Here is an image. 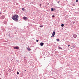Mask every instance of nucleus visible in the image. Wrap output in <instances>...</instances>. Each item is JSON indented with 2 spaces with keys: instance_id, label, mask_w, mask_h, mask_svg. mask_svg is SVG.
Listing matches in <instances>:
<instances>
[{
  "instance_id": "nucleus-25",
  "label": "nucleus",
  "mask_w": 79,
  "mask_h": 79,
  "mask_svg": "<svg viewBox=\"0 0 79 79\" xmlns=\"http://www.w3.org/2000/svg\"><path fill=\"white\" fill-rule=\"evenodd\" d=\"M58 3H59V2H58Z\"/></svg>"
},
{
  "instance_id": "nucleus-7",
  "label": "nucleus",
  "mask_w": 79,
  "mask_h": 79,
  "mask_svg": "<svg viewBox=\"0 0 79 79\" xmlns=\"http://www.w3.org/2000/svg\"><path fill=\"white\" fill-rule=\"evenodd\" d=\"M27 49H28V50H29V51H31V50H30L31 49V48H29V47L27 48Z\"/></svg>"
},
{
  "instance_id": "nucleus-15",
  "label": "nucleus",
  "mask_w": 79,
  "mask_h": 79,
  "mask_svg": "<svg viewBox=\"0 0 79 79\" xmlns=\"http://www.w3.org/2000/svg\"><path fill=\"white\" fill-rule=\"evenodd\" d=\"M59 48V49H62V48H61L60 47Z\"/></svg>"
},
{
  "instance_id": "nucleus-20",
  "label": "nucleus",
  "mask_w": 79,
  "mask_h": 79,
  "mask_svg": "<svg viewBox=\"0 0 79 79\" xmlns=\"http://www.w3.org/2000/svg\"><path fill=\"white\" fill-rule=\"evenodd\" d=\"M73 6H75V4H73Z\"/></svg>"
},
{
  "instance_id": "nucleus-6",
  "label": "nucleus",
  "mask_w": 79,
  "mask_h": 79,
  "mask_svg": "<svg viewBox=\"0 0 79 79\" xmlns=\"http://www.w3.org/2000/svg\"><path fill=\"white\" fill-rule=\"evenodd\" d=\"M73 37L74 38H76V37H77V35H76L74 34L73 35Z\"/></svg>"
},
{
  "instance_id": "nucleus-3",
  "label": "nucleus",
  "mask_w": 79,
  "mask_h": 79,
  "mask_svg": "<svg viewBox=\"0 0 79 79\" xmlns=\"http://www.w3.org/2000/svg\"><path fill=\"white\" fill-rule=\"evenodd\" d=\"M23 19H24V20H25L26 21L27 20V18L26 17H23Z\"/></svg>"
},
{
  "instance_id": "nucleus-16",
  "label": "nucleus",
  "mask_w": 79,
  "mask_h": 79,
  "mask_svg": "<svg viewBox=\"0 0 79 79\" xmlns=\"http://www.w3.org/2000/svg\"><path fill=\"white\" fill-rule=\"evenodd\" d=\"M52 18H54V17H55V16H54V15H52Z\"/></svg>"
},
{
  "instance_id": "nucleus-11",
  "label": "nucleus",
  "mask_w": 79,
  "mask_h": 79,
  "mask_svg": "<svg viewBox=\"0 0 79 79\" xmlns=\"http://www.w3.org/2000/svg\"><path fill=\"white\" fill-rule=\"evenodd\" d=\"M22 10L23 11H24L25 10V9H24V8H22Z\"/></svg>"
},
{
  "instance_id": "nucleus-23",
  "label": "nucleus",
  "mask_w": 79,
  "mask_h": 79,
  "mask_svg": "<svg viewBox=\"0 0 79 79\" xmlns=\"http://www.w3.org/2000/svg\"><path fill=\"white\" fill-rule=\"evenodd\" d=\"M41 4H40V6H41Z\"/></svg>"
},
{
  "instance_id": "nucleus-19",
  "label": "nucleus",
  "mask_w": 79,
  "mask_h": 79,
  "mask_svg": "<svg viewBox=\"0 0 79 79\" xmlns=\"http://www.w3.org/2000/svg\"><path fill=\"white\" fill-rule=\"evenodd\" d=\"M70 45L69 44L68 45V47H70Z\"/></svg>"
},
{
  "instance_id": "nucleus-14",
  "label": "nucleus",
  "mask_w": 79,
  "mask_h": 79,
  "mask_svg": "<svg viewBox=\"0 0 79 79\" xmlns=\"http://www.w3.org/2000/svg\"><path fill=\"white\" fill-rule=\"evenodd\" d=\"M17 74H19V73L18 72H17Z\"/></svg>"
},
{
  "instance_id": "nucleus-12",
  "label": "nucleus",
  "mask_w": 79,
  "mask_h": 79,
  "mask_svg": "<svg viewBox=\"0 0 79 79\" xmlns=\"http://www.w3.org/2000/svg\"><path fill=\"white\" fill-rule=\"evenodd\" d=\"M4 24H6V21L4 22Z\"/></svg>"
},
{
  "instance_id": "nucleus-24",
  "label": "nucleus",
  "mask_w": 79,
  "mask_h": 79,
  "mask_svg": "<svg viewBox=\"0 0 79 79\" xmlns=\"http://www.w3.org/2000/svg\"><path fill=\"white\" fill-rule=\"evenodd\" d=\"M73 24H74V23L73 22Z\"/></svg>"
},
{
  "instance_id": "nucleus-17",
  "label": "nucleus",
  "mask_w": 79,
  "mask_h": 79,
  "mask_svg": "<svg viewBox=\"0 0 79 79\" xmlns=\"http://www.w3.org/2000/svg\"><path fill=\"white\" fill-rule=\"evenodd\" d=\"M36 42H39V40H36Z\"/></svg>"
},
{
  "instance_id": "nucleus-21",
  "label": "nucleus",
  "mask_w": 79,
  "mask_h": 79,
  "mask_svg": "<svg viewBox=\"0 0 79 79\" xmlns=\"http://www.w3.org/2000/svg\"><path fill=\"white\" fill-rule=\"evenodd\" d=\"M2 14V12H0V15H1Z\"/></svg>"
},
{
  "instance_id": "nucleus-2",
  "label": "nucleus",
  "mask_w": 79,
  "mask_h": 79,
  "mask_svg": "<svg viewBox=\"0 0 79 79\" xmlns=\"http://www.w3.org/2000/svg\"><path fill=\"white\" fill-rule=\"evenodd\" d=\"M19 47L18 46H15L14 48V49H15V50H19Z\"/></svg>"
},
{
  "instance_id": "nucleus-10",
  "label": "nucleus",
  "mask_w": 79,
  "mask_h": 79,
  "mask_svg": "<svg viewBox=\"0 0 79 79\" xmlns=\"http://www.w3.org/2000/svg\"><path fill=\"white\" fill-rule=\"evenodd\" d=\"M61 26L62 27H63L64 26V25L63 24H62L61 25Z\"/></svg>"
},
{
  "instance_id": "nucleus-9",
  "label": "nucleus",
  "mask_w": 79,
  "mask_h": 79,
  "mask_svg": "<svg viewBox=\"0 0 79 79\" xmlns=\"http://www.w3.org/2000/svg\"><path fill=\"white\" fill-rule=\"evenodd\" d=\"M56 40L57 41H60V39H56Z\"/></svg>"
},
{
  "instance_id": "nucleus-13",
  "label": "nucleus",
  "mask_w": 79,
  "mask_h": 79,
  "mask_svg": "<svg viewBox=\"0 0 79 79\" xmlns=\"http://www.w3.org/2000/svg\"><path fill=\"white\" fill-rule=\"evenodd\" d=\"M40 27H43V26H42V25L40 26Z\"/></svg>"
},
{
  "instance_id": "nucleus-8",
  "label": "nucleus",
  "mask_w": 79,
  "mask_h": 79,
  "mask_svg": "<svg viewBox=\"0 0 79 79\" xmlns=\"http://www.w3.org/2000/svg\"><path fill=\"white\" fill-rule=\"evenodd\" d=\"M53 11V8H51V11Z\"/></svg>"
},
{
  "instance_id": "nucleus-4",
  "label": "nucleus",
  "mask_w": 79,
  "mask_h": 79,
  "mask_svg": "<svg viewBox=\"0 0 79 79\" xmlns=\"http://www.w3.org/2000/svg\"><path fill=\"white\" fill-rule=\"evenodd\" d=\"M44 43L41 42L40 43V45L41 46H43V45H44Z\"/></svg>"
},
{
  "instance_id": "nucleus-22",
  "label": "nucleus",
  "mask_w": 79,
  "mask_h": 79,
  "mask_svg": "<svg viewBox=\"0 0 79 79\" xmlns=\"http://www.w3.org/2000/svg\"><path fill=\"white\" fill-rule=\"evenodd\" d=\"M53 37V35L51 36V37Z\"/></svg>"
},
{
  "instance_id": "nucleus-5",
  "label": "nucleus",
  "mask_w": 79,
  "mask_h": 79,
  "mask_svg": "<svg viewBox=\"0 0 79 79\" xmlns=\"http://www.w3.org/2000/svg\"><path fill=\"white\" fill-rule=\"evenodd\" d=\"M55 35V31H54L52 33V35L53 37H55L54 35Z\"/></svg>"
},
{
  "instance_id": "nucleus-18",
  "label": "nucleus",
  "mask_w": 79,
  "mask_h": 79,
  "mask_svg": "<svg viewBox=\"0 0 79 79\" xmlns=\"http://www.w3.org/2000/svg\"><path fill=\"white\" fill-rule=\"evenodd\" d=\"M76 2H78V0H77L76 1Z\"/></svg>"
},
{
  "instance_id": "nucleus-1",
  "label": "nucleus",
  "mask_w": 79,
  "mask_h": 79,
  "mask_svg": "<svg viewBox=\"0 0 79 79\" xmlns=\"http://www.w3.org/2000/svg\"><path fill=\"white\" fill-rule=\"evenodd\" d=\"M12 18L15 21H18V15H14L12 16Z\"/></svg>"
}]
</instances>
